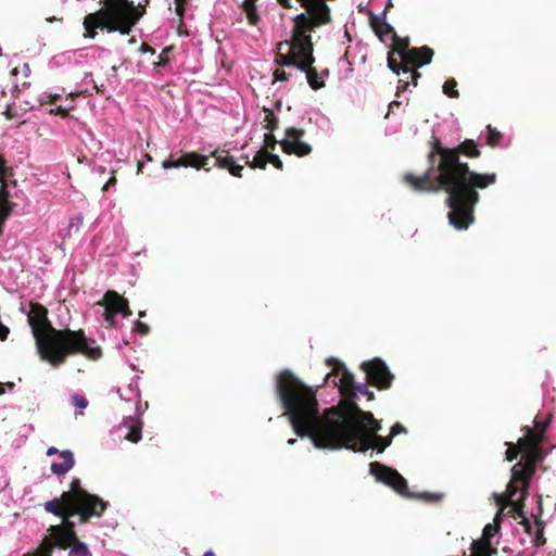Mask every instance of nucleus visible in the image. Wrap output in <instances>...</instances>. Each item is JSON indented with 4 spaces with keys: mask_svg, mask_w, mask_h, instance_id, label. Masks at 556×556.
Returning a JSON list of instances; mask_svg holds the SVG:
<instances>
[{
    "mask_svg": "<svg viewBox=\"0 0 556 556\" xmlns=\"http://www.w3.org/2000/svg\"><path fill=\"white\" fill-rule=\"evenodd\" d=\"M427 153V170L421 176L403 175V182L414 192H446L450 224L457 230L467 229L475 222V206L479 202V189H485L497 180L495 173L480 174L470 169L460 155L478 159L481 151L472 139H465L456 147H445L439 137L432 136Z\"/></svg>",
    "mask_w": 556,
    "mask_h": 556,
    "instance_id": "nucleus-1",
    "label": "nucleus"
},
{
    "mask_svg": "<svg viewBox=\"0 0 556 556\" xmlns=\"http://www.w3.org/2000/svg\"><path fill=\"white\" fill-rule=\"evenodd\" d=\"M276 392L296 435L308 437L314 444L317 437L327 442L379 435L380 421L352 400H342L338 406L327 408L321 419L315 391L289 369L277 375Z\"/></svg>",
    "mask_w": 556,
    "mask_h": 556,
    "instance_id": "nucleus-2",
    "label": "nucleus"
},
{
    "mask_svg": "<svg viewBox=\"0 0 556 556\" xmlns=\"http://www.w3.org/2000/svg\"><path fill=\"white\" fill-rule=\"evenodd\" d=\"M28 323L41 361L52 367L63 365L68 356L80 354L88 359L98 361L102 356L94 339L87 338L83 329H56L48 318V309L40 303L29 305Z\"/></svg>",
    "mask_w": 556,
    "mask_h": 556,
    "instance_id": "nucleus-3",
    "label": "nucleus"
},
{
    "mask_svg": "<svg viewBox=\"0 0 556 556\" xmlns=\"http://www.w3.org/2000/svg\"><path fill=\"white\" fill-rule=\"evenodd\" d=\"M144 13L146 7L135 5L134 1L104 0V8L85 16V36L94 38L96 30L103 28L109 33L118 31L121 35H128Z\"/></svg>",
    "mask_w": 556,
    "mask_h": 556,
    "instance_id": "nucleus-4",
    "label": "nucleus"
},
{
    "mask_svg": "<svg viewBox=\"0 0 556 556\" xmlns=\"http://www.w3.org/2000/svg\"><path fill=\"white\" fill-rule=\"evenodd\" d=\"M108 502L98 495L87 492L80 485V480L74 478L70 490L63 492L60 497H54L45 503V509L58 517L66 518L79 516V522L86 523L92 517H101L108 507Z\"/></svg>",
    "mask_w": 556,
    "mask_h": 556,
    "instance_id": "nucleus-5",
    "label": "nucleus"
},
{
    "mask_svg": "<svg viewBox=\"0 0 556 556\" xmlns=\"http://www.w3.org/2000/svg\"><path fill=\"white\" fill-rule=\"evenodd\" d=\"M392 443V439L387 437L383 438L381 435L378 437H364L361 439L359 437H345L343 441H327L323 442V438L317 437L315 439V447L317 448H328V450H340L346 448L352 450L353 452H367L368 450H377L378 453L384 452V450L390 446Z\"/></svg>",
    "mask_w": 556,
    "mask_h": 556,
    "instance_id": "nucleus-6",
    "label": "nucleus"
},
{
    "mask_svg": "<svg viewBox=\"0 0 556 556\" xmlns=\"http://www.w3.org/2000/svg\"><path fill=\"white\" fill-rule=\"evenodd\" d=\"M369 471L377 481L390 486L400 495L407 498L414 497V494L408 490L406 479L397 470L379 462H372L369 464Z\"/></svg>",
    "mask_w": 556,
    "mask_h": 556,
    "instance_id": "nucleus-7",
    "label": "nucleus"
},
{
    "mask_svg": "<svg viewBox=\"0 0 556 556\" xmlns=\"http://www.w3.org/2000/svg\"><path fill=\"white\" fill-rule=\"evenodd\" d=\"M97 305L104 307L103 317L111 328L116 325V315L121 314L124 317H129L132 314L128 300L115 290H108L102 300L97 302Z\"/></svg>",
    "mask_w": 556,
    "mask_h": 556,
    "instance_id": "nucleus-8",
    "label": "nucleus"
},
{
    "mask_svg": "<svg viewBox=\"0 0 556 556\" xmlns=\"http://www.w3.org/2000/svg\"><path fill=\"white\" fill-rule=\"evenodd\" d=\"M362 369L366 372L369 384L379 390H386L391 387L394 376L382 359L374 358L372 361L365 362L362 364Z\"/></svg>",
    "mask_w": 556,
    "mask_h": 556,
    "instance_id": "nucleus-9",
    "label": "nucleus"
},
{
    "mask_svg": "<svg viewBox=\"0 0 556 556\" xmlns=\"http://www.w3.org/2000/svg\"><path fill=\"white\" fill-rule=\"evenodd\" d=\"M304 136V129L288 127L285 131V139L279 142L282 152L299 157L308 155L312 152V147L302 140Z\"/></svg>",
    "mask_w": 556,
    "mask_h": 556,
    "instance_id": "nucleus-10",
    "label": "nucleus"
},
{
    "mask_svg": "<svg viewBox=\"0 0 556 556\" xmlns=\"http://www.w3.org/2000/svg\"><path fill=\"white\" fill-rule=\"evenodd\" d=\"M327 363L332 365L333 368L326 375L325 381H327L331 376L341 374L339 383L334 381V384L339 387L340 392L345 396L344 400L354 401L357 384L355 383L353 374L350 372L342 363L334 358H329Z\"/></svg>",
    "mask_w": 556,
    "mask_h": 556,
    "instance_id": "nucleus-11",
    "label": "nucleus"
},
{
    "mask_svg": "<svg viewBox=\"0 0 556 556\" xmlns=\"http://www.w3.org/2000/svg\"><path fill=\"white\" fill-rule=\"evenodd\" d=\"M306 53L299 65V70L306 75L309 87L314 90H319L325 87L324 75H328V70H325L321 74L313 66L315 63L314 56V45H306Z\"/></svg>",
    "mask_w": 556,
    "mask_h": 556,
    "instance_id": "nucleus-12",
    "label": "nucleus"
},
{
    "mask_svg": "<svg viewBox=\"0 0 556 556\" xmlns=\"http://www.w3.org/2000/svg\"><path fill=\"white\" fill-rule=\"evenodd\" d=\"M208 161V156L199 154L197 152H186L177 160H165L162 162V167L164 169L178 168V167H193L195 169L204 168L210 170L206 167Z\"/></svg>",
    "mask_w": 556,
    "mask_h": 556,
    "instance_id": "nucleus-13",
    "label": "nucleus"
},
{
    "mask_svg": "<svg viewBox=\"0 0 556 556\" xmlns=\"http://www.w3.org/2000/svg\"><path fill=\"white\" fill-rule=\"evenodd\" d=\"M51 531L54 540L53 546L56 544L66 548L78 540L75 533V523L70 520V517L63 518L62 525L51 527Z\"/></svg>",
    "mask_w": 556,
    "mask_h": 556,
    "instance_id": "nucleus-14",
    "label": "nucleus"
},
{
    "mask_svg": "<svg viewBox=\"0 0 556 556\" xmlns=\"http://www.w3.org/2000/svg\"><path fill=\"white\" fill-rule=\"evenodd\" d=\"M258 0H242L238 8L245 15L247 22L250 26L257 27L262 22L261 14L257 7ZM277 2L285 9H291V0H277Z\"/></svg>",
    "mask_w": 556,
    "mask_h": 556,
    "instance_id": "nucleus-15",
    "label": "nucleus"
},
{
    "mask_svg": "<svg viewBox=\"0 0 556 556\" xmlns=\"http://www.w3.org/2000/svg\"><path fill=\"white\" fill-rule=\"evenodd\" d=\"M433 54V50L428 46L412 48L410 53L406 56L405 66H403V73H408L409 66L417 68L431 63Z\"/></svg>",
    "mask_w": 556,
    "mask_h": 556,
    "instance_id": "nucleus-16",
    "label": "nucleus"
},
{
    "mask_svg": "<svg viewBox=\"0 0 556 556\" xmlns=\"http://www.w3.org/2000/svg\"><path fill=\"white\" fill-rule=\"evenodd\" d=\"M536 440L538 439H536V435L533 432V430L528 428V435L525 438H521L518 441L517 445H515L513 443H506V445L508 446L507 451L505 453L506 459L508 462H513L514 459H516L518 457V454L520 453V451L532 452L534 450Z\"/></svg>",
    "mask_w": 556,
    "mask_h": 556,
    "instance_id": "nucleus-17",
    "label": "nucleus"
},
{
    "mask_svg": "<svg viewBox=\"0 0 556 556\" xmlns=\"http://www.w3.org/2000/svg\"><path fill=\"white\" fill-rule=\"evenodd\" d=\"M212 156L215 159V166L227 169L235 177H242L243 166L236 164L233 156L229 155L227 150L216 149L212 152Z\"/></svg>",
    "mask_w": 556,
    "mask_h": 556,
    "instance_id": "nucleus-18",
    "label": "nucleus"
},
{
    "mask_svg": "<svg viewBox=\"0 0 556 556\" xmlns=\"http://www.w3.org/2000/svg\"><path fill=\"white\" fill-rule=\"evenodd\" d=\"M533 472V465L523 466L521 463H517L511 469V480L514 482H521L523 484L522 490L527 491L528 483Z\"/></svg>",
    "mask_w": 556,
    "mask_h": 556,
    "instance_id": "nucleus-19",
    "label": "nucleus"
},
{
    "mask_svg": "<svg viewBox=\"0 0 556 556\" xmlns=\"http://www.w3.org/2000/svg\"><path fill=\"white\" fill-rule=\"evenodd\" d=\"M60 457L63 459L62 463H52L51 471L56 476H64L75 465L74 455L70 450L61 451Z\"/></svg>",
    "mask_w": 556,
    "mask_h": 556,
    "instance_id": "nucleus-20",
    "label": "nucleus"
},
{
    "mask_svg": "<svg viewBox=\"0 0 556 556\" xmlns=\"http://www.w3.org/2000/svg\"><path fill=\"white\" fill-rule=\"evenodd\" d=\"M10 193L5 190L4 186L0 187V235L2 233V227L7 218L11 215L14 203L10 200Z\"/></svg>",
    "mask_w": 556,
    "mask_h": 556,
    "instance_id": "nucleus-21",
    "label": "nucleus"
},
{
    "mask_svg": "<svg viewBox=\"0 0 556 556\" xmlns=\"http://www.w3.org/2000/svg\"><path fill=\"white\" fill-rule=\"evenodd\" d=\"M123 425L128 429L125 434V439L131 443H138L142 437V421L137 418L129 417Z\"/></svg>",
    "mask_w": 556,
    "mask_h": 556,
    "instance_id": "nucleus-22",
    "label": "nucleus"
},
{
    "mask_svg": "<svg viewBox=\"0 0 556 556\" xmlns=\"http://www.w3.org/2000/svg\"><path fill=\"white\" fill-rule=\"evenodd\" d=\"M370 25H371L376 36L381 41H384V38L388 36H391V38H392L393 33H395L393 27L390 24H388L384 20H380L376 15H371Z\"/></svg>",
    "mask_w": 556,
    "mask_h": 556,
    "instance_id": "nucleus-23",
    "label": "nucleus"
},
{
    "mask_svg": "<svg viewBox=\"0 0 556 556\" xmlns=\"http://www.w3.org/2000/svg\"><path fill=\"white\" fill-rule=\"evenodd\" d=\"M393 42V52H395L401 61L403 62V66H405L406 56L410 53L409 49V39L401 38L396 35V33H393V37L391 38Z\"/></svg>",
    "mask_w": 556,
    "mask_h": 556,
    "instance_id": "nucleus-24",
    "label": "nucleus"
},
{
    "mask_svg": "<svg viewBox=\"0 0 556 556\" xmlns=\"http://www.w3.org/2000/svg\"><path fill=\"white\" fill-rule=\"evenodd\" d=\"M241 159L244 161V163L249 167H251L253 169H255V168L265 169L266 165L268 163V153L263 150H260L255 154V156L253 157L252 161H250L248 155H243V156H241Z\"/></svg>",
    "mask_w": 556,
    "mask_h": 556,
    "instance_id": "nucleus-25",
    "label": "nucleus"
},
{
    "mask_svg": "<svg viewBox=\"0 0 556 556\" xmlns=\"http://www.w3.org/2000/svg\"><path fill=\"white\" fill-rule=\"evenodd\" d=\"M265 117L263 121L264 128L274 131L278 128L279 119L270 109H264Z\"/></svg>",
    "mask_w": 556,
    "mask_h": 556,
    "instance_id": "nucleus-26",
    "label": "nucleus"
},
{
    "mask_svg": "<svg viewBox=\"0 0 556 556\" xmlns=\"http://www.w3.org/2000/svg\"><path fill=\"white\" fill-rule=\"evenodd\" d=\"M443 92L448 98L457 99L459 97L457 81L454 78H448L443 85Z\"/></svg>",
    "mask_w": 556,
    "mask_h": 556,
    "instance_id": "nucleus-27",
    "label": "nucleus"
},
{
    "mask_svg": "<svg viewBox=\"0 0 556 556\" xmlns=\"http://www.w3.org/2000/svg\"><path fill=\"white\" fill-rule=\"evenodd\" d=\"M12 175V168L7 165V160L0 154V187H8L5 178ZM8 191V189H5Z\"/></svg>",
    "mask_w": 556,
    "mask_h": 556,
    "instance_id": "nucleus-28",
    "label": "nucleus"
},
{
    "mask_svg": "<svg viewBox=\"0 0 556 556\" xmlns=\"http://www.w3.org/2000/svg\"><path fill=\"white\" fill-rule=\"evenodd\" d=\"M486 130H488L486 143L492 148L497 147L500 143V140L502 139V134L498 130H496L495 128H493L491 125H488Z\"/></svg>",
    "mask_w": 556,
    "mask_h": 556,
    "instance_id": "nucleus-29",
    "label": "nucleus"
},
{
    "mask_svg": "<svg viewBox=\"0 0 556 556\" xmlns=\"http://www.w3.org/2000/svg\"><path fill=\"white\" fill-rule=\"evenodd\" d=\"M526 496H527V491L522 490L520 498H518L517 501L511 500V503L509 505L511 507V510L519 516H522Z\"/></svg>",
    "mask_w": 556,
    "mask_h": 556,
    "instance_id": "nucleus-30",
    "label": "nucleus"
},
{
    "mask_svg": "<svg viewBox=\"0 0 556 556\" xmlns=\"http://www.w3.org/2000/svg\"><path fill=\"white\" fill-rule=\"evenodd\" d=\"M395 52L391 51L388 54V67L395 73L396 75H400V73H403V62H397L396 59H394Z\"/></svg>",
    "mask_w": 556,
    "mask_h": 556,
    "instance_id": "nucleus-31",
    "label": "nucleus"
},
{
    "mask_svg": "<svg viewBox=\"0 0 556 556\" xmlns=\"http://www.w3.org/2000/svg\"><path fill=\"white\" fill-rule=\"evenodd\" d=\"M278 143L276 137L273 135V131L265 134L264 136V146L261 150L265 152H273Z\"/></svg>",
    "mask_w": 556,
    "mask_h": 556,
    "instance_id": "nucleus-32",
    "label": "nucleus"
},
{
    "mask_svg": "<svg viewBox=\"0 0 556 556\" xmlns=\"http://www.w3.org/2000/svg\"><path fill=\"white\" fill-rule=\"evenodd\" d=\"M53 543L49 539H45L36 552V556H52Z\"/></svg>",
    "mask_w": 556,
    "mask_h": 556,
    "instance_id": "nucleus-33",
    "label": "nucleus"
},
{
    "mask_svg": "<svg viewBox=\"0 0 556 556\" xmlns=\"http://www.w3.org/2000/svg\"><path fill=\"white\" fill-rule=\"evenodd\" d=\"M72 551L78 556H90L87 545L78 540L73 543Z\"/></svg>",
    "mask_w": 556,
    "mask_h": 556,
    "instance_id": "nucleus-34",
    "label": "nucleus"
},
{
    "mask_svg": "<svg viewBox=\"0 0 556 556\" xmlns=\"http://www.w3.org/2000/svg\"><path fill=\"white\" fill-rule=\"evenodd\" d=\"M72 402L73 404L77 407V408H80V409H84L87 407L88 405V401L87 399L79 394V393H75L73 396H72Z\"/></svg>",
    "mask_w": 556,
    "mask_h": 556,
    "instance_id": "nucleus-35",
    "label": "nucleus"
},
{
    "mask_svg": "<svg viewBox=\"0 0 556 556\" xmlns=\"http://www.w3.org/2000/svg\"><path fill=\"white\" fill-rule=\"evenodd\" d=\"M134 331L141 336H147L150 332V327L146 323L137 320L134 326Z\"/></svg>",
    "mask_w": 556,
    "mask_h": 556,
    "instance_id": "nucleus-36",
    "label": "nucleus"
},
{
    "mask_svg": "<svg viewBox=\"0 0 556 556\" xmlns=\"http://www.w3.org/2000/svg\"><path fill=\"white\" fill-rule=\"evenodd\" d=\"M495 500H496V504L500 506L498 511H501V513L503 511V509L505 507H508V505H510V503H511V501L506 495H502V494H496Z\"/></svg>",
    "mask_w": 556,
    "mask_h": 556,
    "instance_id": "nucleus-37",
    "label": "nucleus"
},
{
    "mask_svg": "<svg viewBox=\"0 0 556 556\" xmlns=\"http://www.w3.org/2000/svg\"><path fill=\"white\" fill-rule=\"evenodd\" d=\"M400 433H406V428L402 424L395 422L390 429L389 438L393 440V438Z\"/></svg>",
    "mask_w": 556,
    "mask_h": 556,
    "instance_id": "nucleus-38",
    "label": "nucleus"
},
{
    "mask_svg": "<svg viewBox=\"0 0 556 556\" xmlns=\"http://www.w3.org/2000/svg\"><path fill=\"white\" fill-rule=\"evenodd\" d=\"M188 0H175V11H176V14L177 16H179L180 20H182L184 17V14H185V8H186V4H187Z\"/></svg>",
    "mask_w": 556,
    "mask_h": 556,
    "instance_id": "nucleus-39",
    "label": "nucleus"
},
{
    "mask_svg": "<svg viewBox=\"0 0 556 556\" xmlns=\"http://www.w3.org/2000/svg\"><path fill=\"white\" fill-rule=\"evenodd\" d=\"M415 497H418V498H421V500H424L426 502L431 503V502L440 501L442 496L439 495V494H432V493L425 492V493H422V494H420L418 496L414 495L413 498H415Z\"/></svg>",
    "mask_w": 556,
    "mask_h": 556,
    "instance_id": "nucleus-40",
    "label": "nucleus"
},
{
    "mask_svg": "<svg viewBox=\"0 0 556 556\" xmlns=\"http://www.w3.org/2000/svg\"><path fill=\"white\" fill-rule=\"evenodd\" d=\"M268 163L273 164L277 169L283 168V163L278 155L273 152H268Z\"/></svg>",
    "mask_w": 556,
    "mask_h": 556,
    "instance_id": "nucleus-41",
    "label": "nucleus"
},
{
    "mask_svg": "<svg viewBox=\"0 0 556 556\" xmlns=\"http://www.w3.org/2000/svg\"><path fill=\"white\" fill-rule=\"evenodd\" d=\"M289 77H290V74H288L282 68H277L274 72V80H276V81H286L289 79Z\"/></svg>",
    "mask_w": 556,
    "mask_h": 556,
    "instance_id": "nucleus-42",
    "label": "nucleus"
},
{
    "mask_svg": "<svg viewBox=\"0 0 556 556\" xmlns=\"http://www.w3.org/2000/svg\"><path fill=\"white\" fill-rule=\"evenodd\" d=\"M356 393H361L370 401L374 399V392L368 389L366 384H357L356 386Z\"/></svg>",
    "mask_w": 556,
    "mask_h": 556,
    "instance_id": "nucleus-43",
    "label": "nucleus"
},
{
    "mask_svg": "<svg viewBox=\"0 0 556 556\" xmlns=\"http://www.w3.org/2000/svg\"><path fill=\"white\" fill-rule=\"evenodd\" d=\"M517 482H514L513 480H510V482L507 484V490H506V496L511 501L514 500V496L517 494L518 492V486L516 485Z\"/></svg>",
    "mask_w": 556,
    "mask_h": 556,
    "instance_id": "nucleus-44",
    "label": "nucleus"
},
{
    "mask_svg": "<svg viewBox=\"0 0 556 556\" xmlns=\"http://www.w3.org/2000/svg\"><path fill=\"white\" fill-rule=\"evenodd\" d=\"M50 113L54 114V115H59V116H61L63 118H65V117H67L70 115L68 110H66V109H64L62 106H58L55 109H52L50 111Z\"/></svg>",
    "mask_w": 556,
    "mask_h": 556,
    "instance_id": "nucleus-45",
    "label": "nucleus"
},
{
    "mask_svg": "<svg viewBox=\"0 0 556 556\" xmlns=\"http://www.w3.org/2000/svg\"><path fill=\"white\" fill-rule=\"evenodd\" d=\"M408 85L409 83L407 80L399 79L396 87V96L399 97L401 92H404L407 89Z\"/></svg>",
    "mask_w": 556,
    "mask_h": 556,
    "instance_id": "nucleus-46",
    "label": "nucleus"
},
{
    "mask_svg": "<svg viewBox=\"0 0 556 556\" xmlns=\"http://www.w3.org/2000/svg\"><path fill=\"white\" fill-rule=\"evenodd\" d=\"M407 74L410 75L413 85L417 86V81H418V78L420 77V73L417 70L409 68V72Z\"/></svg>",
    "mask_w": 556,
    "mask_h": 556,
    "instance_id": "nucleus-47",
    "label": "nucleus"
},
{
    "mask_svg": "<svg viewBox=\"0 0 556 556\" xmlns=\"http://www.w3.org/2000/svg\"><path fill=\"white\" fill-rule=\"evenodd\" d=\"M9 333V328L0 323V340L4 341L8 338Z\"/></svg>",
    "mask_w": 556,
    "mask_h": 556,
    "instance_id": "nucleus-48",
    "label": "nucleus"
},
{
    "mask_svg": "<svg viewBox=\"0 0 556 556\" xmlns=\"http://www.w3.org/2000/svg\"><path fill=\"white\" fill-rule=\"evenodd\" d=\"M140 51L141 52H151V53H154V50L153 48H151L148 43L146 42H142L141 46H140Z\"/></svg>",
    "mask_w": 556,
    "mask_h": 556,
    "instance_id": "nucleus-49",
    "label": "nucleus"
},
{
    "mask_svg": "<svg viewBox=\"0 0 556 556\" xmlns=\"http://www.w3.org/2000/svg\"><path fill=\"white\" fill-rule=\"evenodd\" d=\"M60 453H61V452H60L56 447H54V446H51V447H49V448L47 450V455H48V456H52V455H55V454H59V455H60Z\"/></svg>",
    "mask_w": 556,
    "mask_h": 556,
    "instance_id": "nucleus-50",
    "label": "nucleus"
},
{
    "mask_svg": "<svg viewBox=\"0 0 556 556\" xmlns=\"http://www.w3.org/2000/svg\"><path fill=\"white\" fill-rule=\"evenodd\" d=\"M116 182L115 177H111L108 182L104 185L103 190H108L109 186L114 185Z\"/></svg>",
    "mask_w": 556,
    "mask_h": 556,
    "instance_id": "nucleus-51",
    "label": "nucleus"
},
{
    "mask_svg": "<svg viewBox=\"0 0 556 556\" xmlns=\"http://www.w3.org/2000/svg\"><path fill=\"white\" fill-rule=\"evenodd\" d=\"M401 105V102L399 101H392L390 104H389V111L393 110L394 108H399Z\"/></svg>",
    "mask_w": 556,
    "mask_h": 556,
    "instance_id": "nucleus-52",
    "label": "nucleus"
},
{
    "mask_svg": "<svg viewBox=\"0 0 556 556\" xmlns=\"http://www.w3.org/2000/svg\"><path fill=\"white\" fill-rule=\"evenodd\" d=\"M58 99H60L59 94L50 96V102H55Z\"/></svg>",
    "mask_w": 556,
    "mask_h": 556,
    "instance_id": "nucleus-53",
    "label": "nucleus"
},
{
    "mask_svg": "<svg viewBox=\"0 0 556 556\" xmlns=\"http://www.w3.org/2000/svg\"><path fill=\"white\" fill-rule=\"evenodd\" d=\"M535 542H536L538 545H540V544H543L545 542V540L543 539L542 542H541V539L536 538Z\"/></svg>",
    "mask_w": 556,
    "mask_h": 556,
    "instance_id": "nucleus-54",
    "label": "nucleus"
},
{
    "mask_svg": "<svg viewBox=\"0 0 556 556\" xmlns=\"http://www.w3.org/2000/svg\"><path fill=\"white\" fill-rule=\"evenodd\" d=\"M203 556H215V554L212 551H208V552L204 553Z\"/></svg>",
    "mask_w": 556,
    "mask_h": 556,
    "instance_id": "nucleus-55",
    "label": "nucleus"
},
{
    "mask_svg": "<svg viewBox=\"0 0 556 556\" xmlns=\"http://www.w3.org/2000/svg\"><path fill=\"white\" fill-rule=\"evenodd\" d=\"M296 442V439H289L288 440V444L292 445Z\"/></svg>",
    "mask_w": 556,
    "mask_h": 556,
    "instance_id": "nucleus-56",
    "label": "nucleus"
},
{
    "mask_svg": "<svg viewBox=\"0 0 556 556\" xmlns=\"http://www.w3.org/2000/svg\"><path fill=\"white\" fill-rule=\"evenodd\" d=\"M138 315H139L140 318L144 317L146 316V312L144 311H140Z\"/></svg>",
    "mask_w": 556,
    "mask_h": 556,
    "instance_id": "nucleus-57",
    "label": "nucleus"
},
{
    "mask_svg": "<svg viewBox=\"0 0 556 556\" xmlns=\"http://www.w3.org/2000/svg\"><path fill=\"white\" fill-rule=\"evenodd\" d=\"M4 393V388H3V384L0 383V395Z\"/></svg>",
    "mask_w": 556,
    "mask_h": 556,
    "instance_id": "nucleus-58",
    "label": "nucleus"
},
{
    "mask_svg": "<svg viewBox=\"0 0 556 556\" xmlns=\"http://www.w3.org/2000/svg\"><path fill=\"white\" fill-rule=\"evenodd\" d=\"M142 166H143V165H142V163H141V162H139V163H138V172H141V170H142Z\"/></svg>",
    "mask_w": 556,
    "mask_h": 556,
    "instance_id": "nucleus-59",
    "label": "nucleus"
},
{
    "mask_svg": "<svg viewBox=\"0 0 556 556\" xmlns=\"http://www.w3.org/2000/svg\"><path fill=\"white\" fill-rule=\"evenodd\" d=\"M136 42V39L132 37L131 39H129V43H135Z\"/></svg>",
    "mask_w": 556,
    "mask_h": 556,
    "instance_id": "nucleus-60",
    "label": "nucleus"
},
{
    "mask_svg": "<svg viewBox=\"0 0 556 556\" xmlns=\"http://www.w3.org/2000/svg\"><path fill=\"white\" fill-rule=\"evenodd\" d=\"M146 157H147V160H148V161H151V160H152V159H151V156H150L149 154H146Z\"/></svg>",
    "mask_w": 556,
    "mask_h": 556,
    "instance_id": "nucleus-61",
    "label": "nucleus"
},
{
    "mask_svg": "<svg viewBox=\"0 0 556 556\" xmlns=\"http://www.w3.org/2000/svg\"><path fill=\"white\" fill-rule=\"evenodd\" d=\"M25 556H36V553H35L34 555H29V554H28V555H25Z\"/></svg>",
    "mask_w": 556,
    "mask_h": 556,
    "instance_id": "nucleus-62",
    "label": "nucleus"
}]
</instances>
